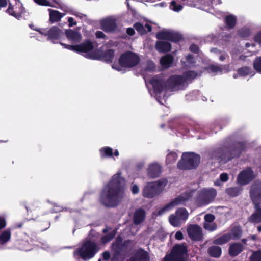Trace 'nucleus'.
<instances>
[{
    "mask_svg": "<svg viewBox=\"0 0 261 261\" xmlns=\"http://www.w3.org/2000/svg\"><path fill=\"white\" fill-rule=\"evenodd\" d=\"M203 228L210 232L215 231L217 228V225L215 223H204Z\"/></svg>",
    "mask_w": 261,
    "mask_h": 261,
    "instance_id": "47",
    "label": "nucleus"
},
{
    "mask_svg": "<svg viewBox=\"0 0 261 261\" xmlns=\"http://www.w3.org/2000/svg\"><path fill=\"white\" fill-rule=\"evenodd\" d=\"M101 158H111L113 156V152L111 147L106 146L103 147L99 150Z\"/></svg>",
    "mask_w": 261,
    "mask_h": 261,
    "instance_id": "38",
    "label": "nucleus"
},
{
    "mask_svg": "<svg viewBox=\"0 0 261 261\" xmlns=\"http://www.w3.org/2000/svg\"><path fill=\"white\" fill-rule=\"evenodd\" d=\"M16 247L20 250L27 251L30 250V244L28 241L18 239L15 242Z\"/></svg>",
    "mask_w": 261,
    "mask_h": 261,
    "instance_id": "34",
    "label": "nucleus"
},
{
    "mask_svg": "<svg viewBox=\"0 0 261 261\" xmlns=\"http://www.w3.org/2000/svg\"><path fill=\"white\" fill-rule=\"evenodd\" d=\"M65 34L68 39L75 42H79L82 38L81 34L72 29L66 30Z\"/></svg>",
    "mask_w": 261,
    "mask_h": 261,
    "instance_id": "28",
    "label": "nucleus"
},
{
    "mask_svg": "<svg viewBox=\"0 0 261 261\" xmlns=\"http://www.w3.org/2000/svg\"><path fill=\"white\" fill-rule=\"evenodd\" d=\"M171 5L172 6V9L176 12H179L183 8V6L180 4H177L175 1H172Z\"/></svg>",
    "mask_w": 261,
    "mask_h": 261,
    "instance_id": "51",
    "label": "nucleus"
},
{
    "mask_svg": "<svg viewBox=\"0 0 261 261\" xmlns=\"http://www.w3.org/2000/svg\"><path fill=\"white\" fill-rule=\"evenodd\" d=\"M145 216L146 213L143 209L140 208L136 210L133 216L134 223L137 225L140 224L144 221Z\"/></svg>",
    "mask_w": 261,
    "mask_h": 261,
    "instance_id": "25",
    "label": "nucleus"
},
{
    "mask_svg": "<svg viewBox=\"0 0 261 261\" xmlns=\"http://www.w3.org/2000/svg\"><path fill=\"white\" fill-rule=\"evenodd\" d=\"M187 253V246L184 243L175 244L170 254L165 256L164 261H186L183 255Z\"/></svg>",
    "mask_w": 261,
    "mask_h": 261,
    "instance_id": "6",
    "label": "nucleus"
},
{
    "mask_svg": "<svg viewBox=\"0 0 261 261\" xmlns=\"http://www.w3.org/2000/svg\"><path fill=\"white\" fill-rule=\"evenodd\" d=\"M155 49L160 53L169 52L172 48L170 43L164 41H157L155 44Z\"/></svg>",
    "mask_w": 261,
    "mask_h": 261,
    "instance_id": "26",
    "label": "nucleus"
},
{
    "mask_svg": "<svg viewBox=\"0 0 261 261\" xmlns=\"http://www.w3.org/2000/svg\"><path fill=\"white\" fill-rule=\"evenodd\" d=\"M246 148V145L244 142H233L229 148L226 147L227 161H229L232 159L240 157L242 152L245 150Z\"/></svg>",
    "mask_w": 261,
    "mask_h": 261,
    "instance_id": "8",
    "label": "nucleus"
},
{
    "mask_svg": "<svg viewBox=\"0 0 261 261\" xmlns=\"http://www.w3.org/2000/svg\"><path fill=\"white\" fill-rule=\"evenodd\" d=\"M124 181V179L119 174L113 176L100 192L99 201L101 204L107 207H115L120 204L124 194L123 186Z\"/></svg>",
    "mask_w": 261,
    "mask_h": 261,
    "instance_id": "1",
    "label": "nucleus"
},
{
    "mask_svg": "<svg viewBox=\"0 0 261 261\" xmlns=\"http://www.w3.org/2000/svg\"><path fill=\"white\" fill-rule=\"evenodd\" d=\"M95 36L98 39H105L106 37V35L100 31H97L95 32Z\"/></svg>",
    "mask_w": 261,
    "mask_h": 261,
    "instance_id": "60",
    "label": "nucleus"
},
{
    "mask_svg": "<svg viewBox=\"0 0 261 261\" xmlns=\"http://www.w3.org/2000/svg\"><path fill=\"white\" fill-rule=\"evenodd\" d=\"M261 204H253L254 212L248 218V221L253 224L261 223Z\"/></svg>",
    "mask_w": 261,
    "mask_h": 261,
    "instance_id": "21",
    "label": "nucleus"
},
{
    "mask_svg": "<svg viewBox=\"0 0 261 261\" xmlns=\"http://www.w3.org/2000/svg\"><path fill=\"white\" fill-rule=\"evenodd\" d=\"M11 237V229L9 228L3 231L0 234V243L4 244L8 242Z\"/></svg>",
    "mask_w": 261,
    "mask_h": 261,
    "instance_id": "37",
    "label": "nucleus"
},
{
    "mask_svg": "<svg viewBox=\"0 0 261 261\" xmlns=\"http://www.w3.org/2000/svg\"><path fill=\"white\" fill-rule=\"evenodd\" d=\"M182 79L184 83L189 80L195 79L197 76V73L194 71H188L185 72L182 75Z\"/></svg>",
    "mask_w": 261,
    "mask_h": 261,
    "instance_id": "39",
    "label": "nucleus"
},
{
    "mask_svg": "<svg viewBox=\"0 0 261 261\" xmlns=\"http://www.w3.org/2000/svg\"><path fill=\"white\" fill-rule=\"evenodd\" d=\"M227 234L230 240H238L243 236L242 227L240 225L231 226Z\"/></svg>",
    "mask_w": 261,
    "mask_h": 261,
    "instance_id": "20",
    "label": "nucleus"
},
{
    "mask_svg": "<svg viewBox=\"0 0 261 261\" xmlns=\"http://www.w3.org/2000/svg\"><path fill=\"white\" fill-rule=\"evenodd\" d=\"M122 243L123 238L120 235H119L116 237L115 242H113L112 245L121 247V245H122Z\"/></svg>",
    "mask_w": 261,
    "mask_h": 261,
    "instance_id": "55",
    "label": "nucleus"
},
{
    "mask_svg": "<svg viewBox=\"0 0 261 261\" xmlns=\"http://www.w3.org/2000/svg\"><path fill=\"white\" fill-rule=\"evenodd\" d=\"M254 69L257 72L261 73V56L257 57L253 63Z\"/></svg>",
    "mask_w": 261,
    "mask_h": 261,
    "instance_id": "45",
    "label": "nucleus"
},
{
    "mask_svg": "<svg viewBox=\"0 0 261 261\" xmlns=\"http://www.w3.org/2000/svg\"><path fill=\"white\" fill-rule=\"evenodd\" d=\"M60 44L65 48H66L68 50H70L77 53V46L76 45H69L63 43L61 42H60Z\"/></svg>",
    "mask_w": 261,
    "mask_h": 261,
    "instance_id": "50",
    "label": "nucleus"
},
{
    "mask_svg": "<svg viewBox=\"0 0 261 261\" xmlns=\"http://www.w3.org/2000/svg\"><path fill=\"white\" fill-rule=\"evenodd\" d=\"M255 176L251 168H247L240 172L237 177V182L241 185H246L250 182Z\"/></svg>",
    "mask_w": 261,
    "mask_h": 261,
    "instance_id": "13",
    "label": "nucleus"
},
{
    "mask_svg": "<svg viewBox=\"0 0 261 261\" xmlns=\"http://www.w3.org/2000/svg\"><path fill=\"white\" fill-rule=\"evenodd\" d=\"M251 34V30L246 27H243L238 31V35L241 38H247L250 36Z\"/></svg>",
    "mask_w": 261,
    "mask_h": 261,
    "instance_id": "43",
    "label": "nucleus"
},
{
    "mask_svg": "<svg viewBox=\"0 0 261 261\" xmlns=\"http://www.w3.org/2000/svg\"><path fill=\"white\" fill-rule=\"evenodd\" d=\"M208 69L212 72H222V70L220 66L215 65H211L208 67Z\"/></svg>",
    "mask_w": 261,
    "mask_h": 261,
    "instance_id": "53",
    "label": "nucleus"
},
{
    "mask_svg": "<svg viewBox=\"0 0 261 261\" xmlns=\"http://www.w3.org/2000/svg\"><path fill=\"white\" fill-rule=\"evenodd\" d=\"M210 158L212 160L217 161L219 162H224L226 163L227 161V154L226 147H222L216 148L212 150L210 153Z\"/></svg>",
    "mask_w": 261,
    "mask_h": 261,
    "instance_id": "14",
    "label": "nucleus"
},
{
    "mask_svg": "<svg viewBox=\"0 0 261 261\" xmlns=\"http://www.w3.org/2000/svg\"><path fill=\"white\" fill-rule=\"evenodd\" d=\"M237 18L232 14L227 15L224 18L225 27L228 29H233L237 24Z\"/></svg>",
    "mask_w": 261,
    "mask_h": 261,
    "instance_id": "31",
    "label": "nucleus"
},
{
    "mask_svg": "<svg viewBox=\"0 0 261 261\" xmlns=\"http://www.w3.org/2000/svg\"><path fill=\"white\" fill-rule=\"evenodd\" d=\"M169 221L172 225L177 226L179 223V219L177 216H172L169 218Z\"/></svg>",
    "mask_w": 261,
    "mask_h": 261,
    "instance_id": "54",
    "label": "nucleus"
},
{
    "mask_svg": "<svg viewBox=\"0 0 261 261\" xmlns=\"http://www.w3.org/2000/svg\"><path fill=\"white\" fill-rule=\"evenodd\" d=\"M254 41L259 44H261V31L258 32L253 38Z\"/></svg>",
    "mask_w": 261,
    "mask_h": 261,
    "instance_id": "58",
    "label": "nucleus"
},
{
    "mask_svg": "<svg viewBox=\"0 0 261 261\" xmlns=\"http://www.w3.org/2000/svg\"><path fill=\"white\" fill-rule=\"evenodd\" d=\"M86 57L89 59L102 61L107 63H111L114 59L115 51L112 49H108L105 51H98L88 54Z\"/></svg>",
    "mask_w": 261,
    "mask_h": 261,
    "instance_id": "7",
    "label": "nucleus"
},
{
    "mask_svg": "<svg viewBox=\"0 0 261 261\" xmlns=\"http://www.w3.org/2000/svg\"><path fill=\"white\" fill-rule=\"evenodd\" d=\"M134 28L137 31V32L141 35H145L147 33L144 26L140 22H136L134 23Z\"/></svg>",
    "mask_w": 261,
    "mask_h": 261,
    "instance_id": "44",
    "label": "nucleus"
},
{
    "mask_svg": "<svg viewBox=\"0 0 261 261\" xmlns=\"http://www.w3.org/2000/svg\"><path fill=\"white\" fill-rule=\"evenodd\" d=\"M237 73L240 76L245 77L249 75L253 76L254 74L252 69L248 66H243L237 70Z\"/></svg>",
    "mask_w": 261,
    "mask_h": 261,
    "instance_id": "35",
    "label": "nucleus"
},
{
    "mask_svg": "<svg viewBox=\"0 0 261 261\" xmlns=\"http://www.w3.org/2000/svg\"><path fill=\"white\" fill-rule=\"evenodd\" d=\"M100 236L99 233L91 229L88 234L89 239L74 251V255L79 257L84 261H87L93 258L100 250L98 244L95 242Z\"/></svg>",
    "mask_w": 261,
    "mask_h": 261,
    "instance_id": "2",
    "label": "nucleus"
},
{
    "mask_svg": "<svg viewBox=\"0 0 261 261\" xmlns=\"http://www.w3.org/2000/svg\"><path fill=\"white\" fill-rule=\"evenodd\" d=\"M189 49L191 52L195 54H198L199 51V47L195 44H192L190 46Z\"/></svg>",
    "mask_w": 261,
    "mask_h": 261,
    "instance_id": "57",
    "label": "nucleus"
},
{
    "mask_svg": "<svg viewBox=\"0 0 261 261\" xmlns=\"http://www.w3.org/2000/svg\"><path fill=\"white\" fill-rule=\"evenodd\" d=\"M147 176L151 178L160 176L162 172V167L158 163L150 164L147 170Z\"/></svg>",
    "mask_w": 261,
    "mask_h": 261,
    "instance_id": "19",
    "label": "nucleus"
},
{
    "mask_svg": "<svg viewBox=\"0 0 261 261\" xmlns=\"http://www.w3.org/2000/svg\"><path fill=\"white\" fill-rule=\"evenodd\" d=\"M249 196L253 204H261V181H256L251 185Z\"/></svg>",
    "mask_w": 261,
    "mask_h": 261,
    "instance_id": "11",
    "label": "nucleus"
},
{
    "mask_svg": "<svg viewBox=\"0 0 261 261\" xmlns=\"http://www.w3.org/2000/svg\"><path fill=\"white\" fill-rule=\"evenodd\" d=\"M48 10L49 11V21L51 23L60 21L64 15V14L60 12L58 10L51 9Z\"/></svg>",
    "mask_w": 261,
    "mask_h": 261,
    "instance_id": "30",
    "label": "nucleus"
},
{
    "mask_svg": "<svg viewBox=\"0 0 261 261\" xmlns=\"http://www.w3.org/2000/svg\"><path fill=\"white\" fill-rule=\"evenodd\" d=\"M216 196L214 189H203L199 193L198 199L202 204L206 205L212 202Z\"/></svg>",
    "mask_w": 261,
    "mask_h": 261,
    "instance_id": "15",
    "label": "nucleus"
},
{
    "mask_svg": "<svg viewBox=\"0 0 261 261\" xmlns=\"http://www.w3.org/2000/svg\"><path fill=\"white\" fill-rule=\"evenodd\" d=\"M111 248L112 251L113 252L114 257L119 256L122 250L121 247L116 246L113 245H112Z\"/></svg>",
    "mask_w": 261,
    "mask_h": 261,
    "instance_id": "49",
    "label": "nucleus"
},
{
    "mask_svg": "<svg viewBox=\"0 0 261 261\" xmlns=\"http://www.w3.org/2000/svg\"><path fill=\"white\" fill-rule=\"evenodd\" d=\"M117 229L115 228L107 234L102 236L100 238V243L101 244H106L112 240L117 234Z\"/></svg>",
    "mask_w": 261,
    "mask_h": 261,
    "instance_id": "33",
    "label": "nucleus"
},
{
    "mask_svg": "<svg viewBox=\"0 0 261 261\" xmlns=\"http://www.w3.org/2000/svg\"><path fill=\"white\" fill-rule=\"evenodd\" d=\"M200 156L194 152H184L181 159L178 162V169L182 170H192L197 168L200 163Z\"/></svg>",
    "mask_w": 261,
    "mask_h": 261,
    "instance_id": "4",
    "label": "nucleus"
},
{
    "mask_svg": "<svg viewBox=\"0 0 261 261\" xmlns=\"http://www.w3.org/2000/svg\"><path fill=\"white\" fill-rule=\"evenodd\" d=\"M133 257L134 261H149L148 253L144 250H143L141 253H137L136 255Z\"/></svg>",
    "mask_w": 261,
    "mask_h": 261,
    "instance_id": "40",
    "label": "nucleus"
},
{
    "mask_svg": "<svg viewBox=\"0 0 261 261\" xmlns=\"http://www.w3.org/2000/svg\"><path fill=\"white\" fill-rule=\"evenodd\" d=\"M220 179L222 182H226L229 179L228 175L226 173H222L220 175Z\"/></svg>",
    "mask_w": 261,
    "mask_h": 261,
    "instance_id": "59",
    "label": "nucleus"
},
{
    "mask_svg": "<svg viewBox=\"0 0 261 261\" xmlns=\"http://www.w3.org/2000/svg\"><path fill=\"white\" fill-rule=\"evenodd\" d=\"M177 216L182 220H186L188 217V213L185 208L178 209L176 211Z\"/></svg>",
    "mask_w": 261,
    "mask_h": 261,
    "instance_id": "46",
    "label": "nucleus"
},
{
    "mask_svg": "<svg viewBox=\"0 0 261 261\" xmlns=\"http://www.w3.org/2000/svg\"><path fill=\"white\" fill-rule=\"evenodd\" d=\"M8 3L9 4L8 8L6 10V12L9 14L10 15L15 17L16 18L19 19L20 18L22 17V13L21 12H17L15 9L16 7H15V6L12 4L10 0H7ZM15 5H17V2H20L19 0H14Z\"/></svg>",
    "mask_w": 261,
    "mask_h": 261,
    "instance_id": "27",
    "label": "nucleus"
},
{
    "mask_svg": "<svg viewBox=\"0 0 261 261\" xmlns=\"http://www.w3.org/2000/svg\"><path fill=\"white\" fill-rule=\"evenodd\" d=\"M242 189L238 187L228 188L226 190V193L231 197L238 196L241 192Z\"/></svg>",
    "mask_w": 261,
    "mask_h": 261,
    "instance_id": "41",
    "label": "nucleus"
},
{
    "mask_svg": "<svg viewBox=\"0 0 261 261\" xmlns=\"http://www.w3.org/2000/svg\"><path fill=\"white\" fill-rule=\"evenodd\" d=\"M173 60V57L170 54H167L161 58L160 63L163 67L167 68L171 66Z\"/></svg>",
    "mask_w": 261,
    "mask_h": 261,
    "instance_id": "32",
    "label": "nucleus"
},
{
    "mask_svg": "<svg viewBox=\"0 0 261 261\" xmlns=\"http://www.w3.org/2000/svg\"><path fill=\"white\" fill-rule=\"evenodd\" d=\"M102 258L104 260H109L110 259L111 255L109 251H105L102 254Z\"/></svg>",
    "mask_w": 261,
    "mask_h": 261,
    "instance_id": "62",
    "label": "nucleus"
},
{
    "mask_svg": "<svg viewBox=\"0 0 261 261\" xmlns=\"http://www.w3.org/2000/svg\"><path fill=\"white\" fill-rule=\"evenodd\" d=\"M63 35V33L59 28L53 26L48 30L45 35L48 36V40H51L55 43L54 40L60 39Z\"/></svg>",
    "mask_w": 261,
    "mask_h": 261,
    "instance_id": "22",
    "label": "nucleus"
},
{
    "mask_svg": "<svg viewBox=\"0 0 261 261\" xmlns=\"http://www.w3.org/2000/svg\"><path fill=\"white\" fill-rule=\"evenodd\" d=\"M6 226V221L5 219L0 216V230L4 228Z\"/></svg>",
    "mask_w": 261,
    "mask_h": 261,
    "instance_id": "61",
    "label": "nucleus"
},
{
    "mask_svg": "<svg viewBox=\"0 0 261 261\" xmlns=\"http://www.w3.org/2000/svg\"><path fill=\"white\" fill-rule=\"evenodd\" d=\"M156 38L159 40H165L174 43H178L184 39L180 33L171 31H159L156 34Z\"/></svg>",
    "mask_w": 261,
    "mask_h": 261,
    "instance_id": "9",
    "label": "nucleus"
},
{
    "mask_svg": "<svg viewBox=\"0 0 261 261\" xmlns=\"http://www.w3.org/2000/svg\"><path fill=\"white\" fill-rule=\"evenodd\" d=\"M178 154L176 152L171 151L166 156V163L167 164L174 163L178 159Z\"/></svg>",
    "mask_w": 261,
    "mask_h": 261,
    "instance_id": "42",
    "label": "nucleus"
},
{
    "mask_svg": "<svg viewBox=\"0 0 261 261\" xmlns=\"http://www.w3.org/2000/svg\"><path fill=\"white\" fill-rule=\"evenodd\" d=\"M167 182L166 179L162 178L155 182L147 183L143 189V196L147 198H152L160 195L166 186Z\"/></svg>",
    "mask_w": 261,
    "mask_h": 261,
    "instance_id": "5",
    "label": "nucleus"
},
{
    "mask_svg": "<svg viewBox=\"0 0 261 261\" xmlns=\"http://www.w3.org/2000/svg\"><path fill=\"white\" fill-rule=\"evenodd\" d=\"M244 249L243 245L240 242L230 244L228 249L229 255L231 257L237 256L243 251Z\"/></svg>",
    "mask_w": 261,
    "mask_h": 261,
    "instance_id": "24",
    "label": "nucleus"
},
{
    "mask_svg": "<svg viewBox=\"0 0 261 261\" xmlns=\"http://www.w3.org/2000/svg\"><path fill=\"white\" fill-rule=\"evenodd\" d=\"M139 191V187L136 185L134 184L132 187V192L134 194L138 193Z\"/></svg>",
    "mask_w": 261,
    "mask_h": 261,
    "instance_id": "64",
    "label": "nucleus"
},
{
    "mask_svg": "<svg viewBox=\"0 0 261 261\" xmlns=\"http://www.w3.org/2000/svg\"><path fill=\"white\" fill-rule=\"evenodd\" d=\"M101 29L106 32H112L117 28L115 19L110 18H106L100 22Z\"/></svg>",
    "mask_w": 261,
    "mask_h": 261,
    "instance_id": "17",
    "label": "nucleus"
},
{
    "mask_svg": "<svg viewBox=\"0 0 261 261\" xmlns=\"http://www.w3.org/2000/svg\"><path fill=\"white\" fill-rule=\"evenodd\" d=\"M166 84L168 90H173L177 86L184 85V83L181 75H173L166 81Z\"/></svg>",
    "mask_w": 261,
    "mask_h": 261,
    "instance_id": "18",
    "label": "nucleus"
},
{
    "mask_svg": "<svg viewBox=\"0 0 261 261\" xmlns=\"http://www.w3.org/2000/svg\"><path fill=\"white\" fill-rule=\"evenodd\" d=\"M187 199L185 198L184 196L180 195L174 199L170 202L168 204H166L163 207H162L161 209H160L158 211V215H162L165 212L168 211L170 210H171L174 207L178 205V204L186 201Z\"/></svg>",
    "mask_w": 261,
    "mask_h": 261,
    "instance_id": "16",
    "label": "nucleus"
},
{
    "mask_svg": "<svg viewBox=\"0 0 261 261\" xmlns=\"http://www.w3.org/2000/svg\"><path fill=\"white\" fill-rule=\"evenodd\" d=\"M140 61V59L138 55L134 52L127 51L121 55L118 62V66L116 64H113L112 67L117 70H121V67L132 68L137 65Z\"/></svg>",
    "mask_w": 261,
    "mask_h": 261,
    "instance_id": "3",
    "label": "nucleus"
},
{
    "mask_svg": "<svg viewBox=\"0 0 261 261\" xmlns=\"http://www.w3.org/2000/svg\"><path fill=\"white\" fill-rule=\"evenodd\" d=\"M250 261H261V250L253 252L250 257Z\"/></svg>",
    "mask_w": 261,
    "mask_h": 261,
    "instance_id": "48",
    "label": "nucleus"
},
{
    "mask_svg": "<svg viewBox=\"0 0 261 261\" xmlns=\"http://www.w3.org/2000/svg\"><path fill=\"white\" fill-rule=\"evenodd\" d=\"M77 53H88L94 49L93 42L89 39H86L80 44H76Z\"/></svg>",
    "mask_w": 261,
    "mask_h": 261,
    "instance_id": "23",
    "label": "nucleus"
},
{
    "mask_svg": "<svg viewBox=\"0 0 261 261\" xmlns=\"http://www.w3.org/2000/svg\"><path fill=\"white\" fill-rule=\"evenodd\" d=\"M207 253L210 256L217 258L221 255L222 248L217 245H213L208 247Z\"/></svg>",
    "mask_w": 261,
    "mask_h": 261,
    "instance_id": "29",
    "label": "nucleus"
},
{
    "mask_svg": "<svg viewBox=\"0 0 261 261\" xmlns=\"http://www.w3.org/2000/svg\"><path fill=\"white\" fill-rule=\"evenodd\" d=\"M230 241V238L226 233L214 239L213 241V244L222 245L229 242Z\"/></svg>",
    "mask_w": 261,
    "mask_h": 261,
    "instance_id": "36",
    "label": "nucleus"
},
{
    "mask_svg": "<svg viewBox=\"0 0 261 261\" xmlns=\"http://www.w3.org/2000/svg\"><path fill=\"white\" fill-rule=\"evenodd\" d=\"M189 238L194 242L202 240L203 238L202 228L197 224H190L187 228Z\"/></svg>",
    "mask_w": 261,
    "mask_h": 261,
    "instance_id": "10",
    "label": "nucleus"
},
{
    "mask_svg": "<svg viewBox=\"0 0 261 261\" xmlns=\"http://www.w3.org/2000/svg\"><path fill=\"white\" fill-rule=\"evenodd\" d=\"M150 84L152 86L153 90L156 94H160L164 91L168 90L165 81L162 76H156L150 80Z\"/></svg>",
    "mask_w": 261,
    "mask_h": 261,
    "instance_id": "12",
    "label": "nucleus"
},
{
    "mask_svg": "<svg viewBox=\"0 0 261 261\" xmlns=\"http://www.w3.org/2000/svg\"><path fill=\"white\" fill-rule=\"evenodd\" d=\"M215 219V217L213 214H206L204 217L205 221L204 223H212Z\"/></svg>",
    "mask_w": 261,
    "mask_h": 261,
    "instance_id": "52",
    "label": "nucleus"
},
{
    "mask_svg": "<svg viewBox=\"0 0 261 261\" xmlns=\"http://www.w3.org/2000/svg\"><path fill=\"white\" fill-rule=\"evenodd\" d=\"M68 22L69 23V27H72L76 24V22L74 21V19L72 17H69L68 18Z\"/></svg>",
    "mask_w": 261,
    "mask_h": 261,
    "instance_id": "63",
    "label": "nucleus"
},
{
    "mask_svg": "<svg viewBox=\"0 0 261 261\" xmlns=\"http://www.w3.org/2000/svg\"><path fill=\"white\" fill-rule=\"evenodd\" d=\"M36 4L40 6H50V3L47 0H33Z\"/></svg>",
    "mask_w": 261,
    "mask_h": 261,
    "instance_id": "56",
    "label": "nucleus"
}]
</instances>
